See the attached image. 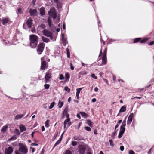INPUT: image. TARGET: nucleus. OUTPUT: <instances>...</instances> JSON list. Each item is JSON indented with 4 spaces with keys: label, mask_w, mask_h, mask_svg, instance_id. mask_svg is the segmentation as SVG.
Instances as JSON below:
<instances>
[{
    "label": "nucleus",
    "mask_w": 154,
    "mask_h": 154,
    "mask_svg": "<svg viewBox=\"0 0 154 154\" xmlns=\"http://www.w3.org/2000/svg\"><path fill=\"white\" fill-rule=\"evenodd\" d=\"M30 148L32 149V153H33L35 151V149L34 148L30 147Z\"/></svg>",
    "instance_id": "6e6d98bb"
},
{
    "label": "nucleus",
    "mask_w": 154,
    "mask_h": 154,
    "mask_svg": "<svg viewBox=\"0 0 154 154\" xmlns=\"http://www.w3.org/2000/svg\"><path fill=\"white\" fill-rule=\"evenodd\" d=\"M32 19L30 17L27 20L26 23L29 28H30L31 27L32 24Z\"/></svg>",
    "instance_id": "f8f14e48"
},
{
    "label": "nucleus",
    "mask_w": 154,
    "mask_h": 154,
    "mask_svg": "<svg viewBox=\"0 0 154 154\" xmlns=\"http://www.w3.org/2000/svg\"><path fill=\"white\" fill-rule=\"evenodd\" d=\"M31 145L32 146H37L38 145V144L35 143H32L31 144Z\"/></svg>",
    "instance_id": "680f3d73"
},
{
    "label": "nucleus",
    "mask_w": 154,
    "mask_h": 154,
    "mask_svg": "<svg viewBox=\"0 0 154 154\" xmlns=\"http://www.w3.org/2000/svg\"><path fill=\"white\" fill-rule=\"evenodd\" d=\"M80 114H81L82 116V117H83L85 118H86L88 116L84 112H81Z\"/></svg>",
    "instance_id": "473e14b6"
},
{
    "label": "nucleus",
    "mask_w": 154,
    "mask_h": 154,
    "mask_svg": "<svg viewBox=\"0 0 154 154\" xmlns=\"http://www.w3.org/2000/svg\"><path fill=\"white\" fill-rule=\"evenodd\" d=\"M31 31L33 33H34L35 32V29L34 28H32Z\"/></svg>",
    "instance_id": "bf43d9fd"
},
{
    "label": "nucleus",
    "mask_w": 154,
    "mask_h": 154,
    "mask_svg": "<svg viewBox=\"0 0 154 154\" xmlns=\"http://www.w3.org/2000/svg\"><path fill=\"white\" fill-rule=\"evenodd\" d=\"M46 26L44 24H42L38 27V29L41 30V29H44L45 28Z\"/></svg>",
    "instance_id": "a878e982"
},
{
    "label": "nucleus",
    "mask_w": 154,
    "mask_h": 154,
    "mask_svg": "<svg viewBox=\"0 0 154 154\" xmlns=\"http://www.w3.org/2000/svg\"><path fill=\"white\" fill-rule=\"evenodd\" d=\"M45 46V44L43 43H42L38 45L37 51L38 54H41L43 52Z\"/></svg>",
    "instance_id": "20e7f679"
},
{
    "label": "nucleus",
    "mask_w": 154,
    "mask_h": 154,
    "mask_svg": "<svg viewBox=\"0 0 154 154\" xmlns=\"http://www.w3.org/2000/svg\"><path fill=\"white\" fill-rule=\"evenodd\" d=\"M85 129L87 130V131H91V129L89 127H88L87 126L85 127H84Z\"/></svg>",
    "instance_id": "e433bc0d"
},
{
    "label": "nucleus",
    "mask_w": 154,
    "mask_h": 154,
    "mask_svg": "<svg viewBox=\"0 0 154 154\" xmlns=\"http://www.w3.org/2000/svg\"><path fill=\"white\" fill-rule=\"evenodd\" d=\"M102 64L103 65H105L107 63V58L106 56H103L102 58Z\"/></svg>",
    "instance_id": "f3484780"
},
{
    "label": "nucleus",
    "mask_w": 154,
    "mask_h": 154,
    "mask_svg": "<svg viewBox=\"0 0 154 154\" xmlns=\"http://www.w3.org/2000/svg\"><path fill=\"white\" fill-rule=\"evenodd\" d=\"M51 73L50 72L46 73L45 77V83H48L49 81V79L51 77Z\"/></svg>",
    "instance_id": "6e6552de"
},
{
    "label": "nucleus",
    "mask_w": 154,
    "mask_h": 154,
    "mask_svg": "<svg viewBox=\"0 0 154 154\" xmlns=\"http://www.w3.org/2000/svg\"><path fill=\"white\" fill-rule=\"evenodd\" d=\"M154 44V41H152V42H151L149 43V45H153Z\"/></svg>",
    "instance_id": "052dcab7"
},
{
    "label": "nucleus",
    "mask_w": 154,
    "mask_h": 154,
    "mask_svg": "<svg viewBox=\"0 0 154 154\" xmlns=\"http://www.w3.org/2000/svg\"><path fill=\"white\" fill-rule=\"evenodd\" d=\"M62 140H61V139H59V140L56 142V143H55V144L54 145V147H55L57 145L59 144L61 142Z\"/></svg>",
    "instance_id": "72a5a7b5"
},
{
    "label": "nucleus",
    "mask_w": 154,
    "mask_h": 154,
    "mask_svg": "<svg viewBox=\"0 0 154 154\" xmlns=\"http://www.w3.org/2000/svg\"><path fill=\"white\" fill-rule=\"evenodd\" d=\"M74 139L76 140H82V139L80 137L75 136L73 137Z\"/></svg>",
    "instance_id": "cd10ccee"
},
{
    "label": "nucleus",
    "mask_w": 154,
    "mask_h": 154,
    "mask_svg": "<svg viewBox=\"0 0 154 154\" xmlns=\"http://www.w3.org/2000/svg\"><path fill=\"white\" fill-rule=\"evenodd\" d=\"M25 112H24V113H23V114H18L17 115L15 118V119L16 120H18V119H19L22 118H23L25 115Z\"/></svg>",
    "instance_id": "2eb2a0df"
},
{
    "label": "nucleus",
    "mask_w": 154,
    "mask_h": 154,
    "mask_svg": "<svg viewBox=\"0 0 154 154\" xmlns=\"http://www.w3.org/2000/svg\"><path fill=\"white\" fill-rule=\"evenodd\" d=\"M30 41V46L31 48H34L37 46L38 42V37L37 36L32 35L29 36Z\"/></svg>",
    "instance_id": "f257e3e1"
},
{
    "label": "nucleus",
    "mask_w": 154,
    "mask_h": 154,
    "mask_svg": "<svg viewBox=\"0 0 154 154\" xmlns=\"http://www.w3.org/2000/svg\"><path fill=\"white\" fill-rule=\"evenodd\" d=\"M129 154H135L134 152L132 150H130L129 152Z\"/></svg>",
    "instance_id": "3c124183"
},
{
    "label": "nucleus",
    "mask_w": 154,
    "mask_h": 154,
    "mask_svg": "<svg viewBox=\"0 0 154 154\" xmlns=\"http://www.w3.org/2000/svg\"><path fill=\"white\" fill-rule=\"evenodd\" d=\"M62 39L63 44V45L65 46L67 43V42L66 40V38H65L64 35L63 33L62 34Z\"/></svg>",
    "instance_id": "4468645a"
},
{
    "label": "nucleus",
    "mask_w": 154,
    "mask_h": 154,
    "mask_svg": "<svg viewBox=\"0 0 154 154\" xmlns=\"http://www.w3.org/2000/svg\"><path fill=\"white\" fill-rule=\"evenodd\" d=\"M64 132H63L61 135L60 138H59V139H61V140H62V138H63V135L64 134Z\"/></svg>",
    "instance_id": "0e129e2a"
},
{
    "label": "nucleus",
    "mask_w": 154,
    "mask_h": 154,
    "mask_svg": "<svg viewBox=\"0 0 154 154\" xmlns=\"http://www.w3.org/2000/svg\"><path fill=\"white\" fill-rule=\"evenodd\" d=\"M70 65L71 69L72 70H73L74 69V67L73 66V65H72V63H70Z\"/></svg>",
    "instance_id": "8fccbe9b"
},
{
    "label": "nucleus",
    "mask_w": 154,
    "mask_h": 154,
    "mask_svg": "<svg viewBox=\"0 0 154 154\" xmlns=\"http://www.w3.org/2000/svg\"><path fill=\"white\" fill-rule=\"evenodd\" d=\"M72 145L73 146H75L77 145V142L75 141H72Z\"/></svg>",
    "instance_id": "4c0bfd02"
},
{
    "label": "nucleus",
    "mask_w": 154,
    "mask_h": 154,
    "mask_svg": "<svg viewBox=\"0 0 154 154\" xmlns=\"http://www.w3.org/2000/svg\"><path fill=\"white\" fill-rule=\"evenodd\" d=\"M125 125L126 123L122 122V125L120 127L119 133L118 136V137L119 138H121L125 130Z\"/></svg>",
    "instance_id": "7ed1b4c3"
},
{
    "label": "nucleus",
    "mask_w": 154,
    "mask_h": 154,
    "mask_svg": "<svg viewBox=\"0 0 154 154\" xmlns=\"http://www.w3.org/2000/svg\"><path fill=\"white\" fill-rule=\"evenodd\" d=\"M65 77L67 79H69V73H65Z\"/></svg>",
    "instance_id": "ea45409f"
},
{
    "label": "nucleus",
    "mask_w": 154,
    "mask_h": 154,
    "mask_svg": "<svg viewBox=\"0 0 154 154\" xmlns=\"http://www.w3.org/2000/svg\"><path fill=\"white\" fill-rule=\"evenodd\" d=\"M40 14L42 16L43 15L45 14V8L43 7H42L40 9Z\"/></svg>",
    "instance_id": "412c9836"
},
{
    "label": "nucleus",
    "mask_w": 154,
    "mask_h": 154,
    "mask_svg": "<svg viewBox=\"0 0 154 154\" xmlns=\"http://www.w3.org/2000/svg\"><path fill=\"white\" fill-rule=\"evenodd\" d=\"M83 88H77L76 89V96L77 99H78L79 94L80 91Z\"/></svg>",
    "instance_id": "aec40b11"
},
{
    "label": "nucleus",
    "mask_w": 154,
    "mask_h": 154,
    "mask_svg": "<svg viewBox=\"0 0 154 154\" xmlns=\"http://www.w3.org/2000/svg\"><path fill=\"white\" fill-rule=\"evenodd\" d=\"M29 12L31 15L34 16L36 15L37 12L36 9H30Z\"/></svg>",
    "instance_id": "dca6fc26"
},
{
    "label": "nucleus",
    "mask_w": 154,
    "mask_h": 154,
    "mask_svg": "<svg viewBox=\"0 0 154 154\" xmlns=\"http://www.w3.org/2000/svg\"><path fill=\"white\" fill-rule=\"evenodd\" d=\"M109 143H110V145L111 146H114V144L113 143V140H112L110 139L109 140Z\"/></svg>",
    "instance_id": "79ce46f5"
},
{
    "label": "nucleus",
    "mask_w": 154,
    "mask_h": 154,
    "mask_svg": "<svg viewBox=\"0 0 154 154\" xmlns=\"http://www.w3.org/2000/svg\"><path fill=\"white\" fill-rule=\"evenodd\" d=\"M120 149L121 151H123L124 150V147L123 146H121L120 147Z\"/></svg>",
    "instance_id": "4d7b16f0"
},
{
    "label": "nucleus",
    "mask_w": 154,
    "mask_h": 154,
    "mask_svg": "<svg viewBox=\"0 0 154 154\" xmlns=\"http://www.w3.org/2000/svg\"><path fill=\"white\" fill-rule=\"evenodd\" d=\"M126 108L125 106H122L119 110V112H123L126 111Z\"/></svg>",
    "instance_id": "5701e85b"
},
{
    "label": "nucleus",
    "mask_w": 154,
    "mask_h": 154,
    "mask_svg": "<svg viewBox=\"0 0 154 154\" xmlns=\"http://www.w3.org/2000/svg\"><path fill=\"white\" fill-rule=\"evenodd\" d=\"M20 129L21 132L26 131V128L23 125H20Z\"/></svg>",
    "instance_id": "a211bd4d"
},
{
    "label": "nucleus",
    "mask_w": 154,
    "mask_h": 154,
    "mask_svg": "<svg viewBox=\"0 0 154 154\" xmlns=\"http://www.w3.org/2000/svg\"><path fill=\"white\" fill-rule=\"evenodd\" d=\"M42 131H43L45 130L44 127L43 126L42 127Z\"/></svg>",
    "instance_id": "69168bd1"
},
{
    "label": "nucleus",
    "mask_w": 154,
    "mask_h": 154,
    "mask_svg": "<svg viewBox=\"0 0 154 154\" xmlns=\"http://www.w3.org/2000/svg\"><path fill=\"white\" fill-rule=\"evenodd\" d=\"M54 19L56 17V13L55 9L54 8L51 9L48 13Z\"/></svg>",
    "instance_id": "0eeeda50"
},
{
    "label": "nucleus",
    "mask_w": 154,
    "mask_h": 154,
    "mask_svg": "<svg viewBox=\"0 0 154 154\" xmlns=\"http://www.w3.org/2000/svg\"><path fill=\"white\" fill-rule=\"evenodd\" d=\"M49 85L48 84H45L44 85V87L45 89H47L49 88Z\"/></svg>",
    "instance_id": "a19ab883"
},
{
    "label": "nucleus",
    "mask_w": 154,
    "mask_h": 154,
    "mask_svg": "<svg viewBox=\"0 0 154 154\" xmlns=\"http://www.w3.org/2000/svg\"><path fill=\"white\" fill-rule=\"evenodd\" d=\"M42 41L45 42V43H48V42L50 40L48 38H45V37H44L43 36H42Z\"/></svg>",
    "instance_id": "b1692460"
},
{
    "label": "nucleus",
    "mask_w": 154,
    "mask_h": 154,
    "mask_svg": "<svg viewBox=\"0 0 154 154\" xmlns=\"http://www.w3.org/2000/svg\"><path fill=\"white\" fill-rule=\"evenodd\" d=\"M119 126V124H117L115 126V131H116V129Z\"/></svg>",
    "instance_id": "338daca9"
},
{
    "label": "nucleus",
    "mask_w": 154,
    "mask_h": 154,
    "mask_svg": "<svg viewBox=\"0 0 154 154\" xmlns=\"http://www.w3.org/2000/svg\"><path fill=\"white\" fill-rule=\"evenodd\" d=\"M146 41V40L145 39H143L140 41V43H145Z\"/></svg>",
    "instance_id": "13d9d810"
},
{
    "label": "nucleus",
    "mask_w": 154,
    "mask_h": 154,
    "mask_svg": "<svg viewBox=\"0 0 154 154\" xmlns=\"http://www.w3.org/2000/svg\"><path fill=\"white\" fill-rule=\"evenodd\" d=\"M86 146L84 145H79L78 147V152L79 154H85Z\"/></svg>",
    "instance_id": "423d86ee"
},
{
    "label": "nucleus",
    "mask_w": 154,
    "mask_h": 154,
    "mask_svg": "<svg viewBox=\"0 0 154 154\" xmlns=\"http://www.w3.org/2000/svg\"><path fill=\"white\" fill-rule=\"evenodd\" d=\"M49 37H50L51 39L53 41H55L56 40V36L52 35V34H51V36Z\"/></svg>",
    "instance_id": "7c9ffc66"
},
{
    "label": "nucleus",
    "mask_w": 154,
    "mask_h": 154,
    "mask_svg": "<svg viewBox=\"0 0 154 154\" xmlns=\"http://www.w3.org/2000/svg\"><path fill=\"white\" fill-rule=\"evenodd\" d=\"M48 23L50 28H51L52 26V25L51 24V20L50 19V17H49L48 18Z\"/></svg>",
    "instance_id": "393cba45"
},
{
    "label": "nucleus",
    "mask_w": 154,
    "mask_h": 154,
    "mask_svg": "<svg viewBox=\"0 0 154 154\" xmlns=\"http://www.w3.org/2000/svg\"><path fill=\"white\" fill-rule=\"evenodd\" d=\"M63 103L62 102L60 101V100L59 101L58 104V107L60 108L63 106Z\"/></svg>",
    "instance_id": "c85d7f7f"
},
{
    "label": "nucleus",
    "mask_w": 154,
    "mask_h": 154,
    "mask_svg": "<svg viewBox=\"0 0 154 154\" xmlns=\"http://www.w3.org/2000/svg\"><path fill=\"white\" fill-rule=\"evenodd\" d=\"M22 12V9L21 8H19L18 9V12L19 13H21Z\"/></svg>",
    "instance_id": "864d4df0"
},
{
    "label": "nucleus",
    "mask_w": 154,
    "mask_h": 154,
    "mask_svg": "<svg viewBox=\"0 0 154 154\" xmlns=\"http://www.w3.org/2000/svg\"><path fill=\"white\" fill-rule=\"evenodd\" d=\"M87 154H92L91 153V150L90 148H88V151L87 152Z\"/></svg>",
    "instance_id": "603ef678"
},
{
    "label": "nucleus",
    "mask_w": 154,
    "mask_h": 154,
    "mask_svg": "<svg viewBox=\"0 0 154 154\" xmlns=\"http://www.w3.org/2000/svg\"><path fill=\"white\" fill-rule=\"evenodd\" d=\"M107 51V48H105L104 50V51L103 52V56H106V54Z\"/></svg>",
    "instance_id": "c03bdc74"
},
{
    "label": "nucleus",
    "mask_w": 154,
    "mask_h": 154,
    "mask_svg": "<svg viewBox=\"0 0 154 154\" xmlns=\"http://www.w3.org/2000/svg\"><path fill=\"white\" fill-rule=\"evenodd\" d=\"M9 21V20L8 18H2V24L3 25H5L8 23Z\"/></svg>",
    "instance_id": "6ab92c4d"
},
{
    "label": "nucleus",
    "mask_w": 154,
    "mask_h": 154,
    "mask_svg": "<svg viewBox=\"0 0 154 154\" xmlns=\"http://www.w3.org/2000/svg\"><path fill=\"white\" fill-rule=\"evenodd\" d=\"M65 154H72L71 152L69 150H66Z\"/></svg>",
    "instance_id": "09e8293b"
},
{
    "label": "nucleus",
    "mask_w": 154,
    "mask_h": 154,
    "mask_svg": "<svg viewBox=\"0 0 154 154\" xmlns=\"http://www.w3.org/2000/svg\"><path fill=\"white\" fill-rule=\"evenodd\" d=\"M50 121L48 119H47L45 122V126L47 127H48L49 126Z\"/></svg>",
    "instance_id": "2f4dec72"
},
{
    "label": "nucleus",
    "mask_w": 154,
    "mask_h": 154,
    "mask_svg": "<svg viewBox=\"0 0 154 154\" xmlns=\"http://www.w3.org/2000/svg\"><path fill=\"white\" fill-rule=\"evenodd\" d=\"M19 148L18 149L23 154H26L28 152V149L25 145L22 143H19L18 144Z\"/></svg>",
    "instance_id": "f03ea898"
},
{
    "label": "nucleus",
    "mask_w": 154,
    "mask_h": 154,
    "mask_svg": "<svg viewBox=\"0 0 154 154\" xmlns=\"http://www.w3.org/2000/svg\"><path fill=\"white\" fill-rule=\"evenodd\" d=\"M64 90L68 93L70 91V89L67 86H66L64 87Z\"/></svg>",
    "instance_id": "58836bf2"
},
{
    "label": "nucleus",
    "mask_w": 154,
    "mask_h": 154,
    "mask_svg": "<svg viewBox=\"0 0 154 154\" xmlns=\"http://www.w3.org/2000/svg\"><path fill=\"white\" fill-rule=\"evenodd\" d=\"M140 38H136L134 40L133 42L134 43H136L138 42L140 40Z\"/></svg>",
    "instance_id": "a18cd8bd"
},
{
    "label": "nucleus",
    "mask_w": 154,
    "mask_h": 154,
    "mask_svg": "<svg viewBox=\"0 0 154 154\" xmlns=\"http://www.w3.org/2000/svg\"><path fill=\"white\" fill-rule=\"evenodd\" d=\"M8 128V126L7 125L3 126L1 130V131L2 132H5L6 131Z\"/></svg>",
    "instance_id": "4be33fe9"
},
{
    "label": "nucleus",
    "mask_w": 154,
    "mask_h": 154,
    "mask_svg": "<svg viewBox=\"0 0 154 154\" xmlns=\"http://www.w3.org/2000/svg\"><path fill=\"white\" fill-rule=\"evenodd\" d=\"M71 124L70 121V119H66L64 122V128H65L67 125V126L69 127L70 126Z\"/></svg>",
    "instance_id": "9d476101"
},
{
    "label": "nucleus",
    "mask_w": 154,
    "mask_h": 154,
    "mask_svg": "<svg viewBox=\"0 0 154 154\" xmlns=\"http://www.w3.org/2000/svg\"><path fill=\"white\" fill-rule=\"evenodd\" d=\"M91 76L92 78L94 79H97V77L94 74H92L91 75Z\"/></svg>",
    "instance_id": "37998d69"
},
{
    "label": "nucleus",
    "mask_w": 154,
    "mask_h": 154,
    "mask_svg": "<svg viewBox=\"0 0 154 154\" xmlns=\"http://www.w3.org/2000/svg\"><path fill=\"white\" fill-rule=\"evenodd\" d=\"M13 152V149L11 147L6 148L5 151V154H11Z\"/></svg>",
    "instance_id": "9b49d317"
},
{
    "label": "nucleus",
    "mask_w": 154,
    "mask_h": 154,
    "mask_svg": "<svg viewBox=\"0 0 154 154\" xmlns=\"http://www.w3.org/2000/svg\"><path fill=\"white\" fill-rule=\"evenodd\" d=\"M68 110V108L67 107H66L64 109L63 112V116H65V115L67 114V111Z\"/></svg>",
    "instance_id": "c756f323"
},
{
    "label": "nucleus",
    "mask_w": 154,
    "mask_h": 154,
    "mask_svg": "<svg viewBox=\"0 0 154 154\" xmlns=\"http://www.w3.org/2000/svg\"><path fill=\"white\" fill-rule=\"evenodd\" d=\"M59 79L60 80H62L64 79V77L63 75L60 74V75Z\"/></svg>",
    "instance_id": "de8ad7c7"
},
{
    "label": "nucleus",
    "mask_w": 154,
    "mask_h": 154,
    "mask_svg": "<svg viewBox=\"0 0 154 154\" xmlns=\"http://www.w3.org/2000/svg\"><path fill=\"white\" fill-rule=\"evenodd\" d=\"M94 91L96 92H97L98 90V88L97 87H96L94 89Z\"/></svg>",
    "instance_id": "e2e57ef3"
},
{
    "label": "nucleus",
    "mask_w": 154,
    "mask_h": 154,
    "mask_svg": "<svg viewBox=\"0 0 154 154\" xmlns=\"http://www.w3.org/2000/svg\"><path fill=\"white\" fill-rule=\"evenodd\" d=\"M133 116V113H132L129 116L127 122V124L129 125L131 123L132 121Z\"/></svg>",
    "instance_id": "ddd939ff"
},
{
    "label": "nucleus",
    "mask_w": 154,
    "mask_h": 154,
    "mask_svg": "<svg viewBox=\"0 0 154 154\" xmlns=\"http://www.w3.org/2000/svg\"><path fill=\"white\" fill-rule=\"evenodd\" d=\"M87 123L90 127H92L93 125V122L90 120H86Z\"/></svg>",
    "instance_id": "bb28decb"
},
{
    "label": "nucleus",
    "mask_w": 154,
    "mask_h": 154,
    "mask_svg": "<svg viewBox=\"0 0 154 154\" xmlns=\"http://www.w3.org/2000/svg\"><path fill=\"white\" fill-rule=\"evenodd\" d=\"M96 101V99L95 98H93L92 100V101L93 102H95Z\"/></svg>",
    "instance_id": "774afa93"
},
{
    "label": "nucleus",
    "mask_w": 154,
    "mask_h": 154,
    "mask_svg": "<svg viewBox=\"0 0 154 154\" xmlns=\"http://www.w3.org/2000/svg\"><path fill=\"white\" fill-rule=\"evenodd\" d=\"M47 57H42L41 58L42 61L41 65V69L42 70H44L46 66V63L45 61Z\"/></svg>",
    "instance_id": "39448f33"
},
{
    "label": "nucleus",
    "mask_w": 154,
    "mask_h": 154,
    "mask_svg": "<svg viewBox=\"0 0 154 154\" xmlns=\"http://www.w3.org/2000/svg\"><path fill=\"white\" fill-rule=\"evenodd\" d=\"M21 151H20L18 149V150H16L15 151V154H22L20 152Z\"/></svg>",
    "instance_id": "49530a36"
},
{
    "label": "nucleus",
    "mask_w": 154,
    "mask_h": 154,
    "mask_svg": "<svg viewBox=\"0 0 154 154\" xmlns=\"http://www.w3.org/2000/svg\"><path fill=\"white\" fill-rule=\"evenodd\" d=\"M44 35L47 37H49L51 36L52 33L47 29H44L42 31Z\"/></svg>",
    "instance_id": "1a4fd4ad"
},
{
    "label": "nucleus",
    "mask_w": 154,
    "mask_h": 154,
    "mask_svg": "<svg viewBox=\"0 0 154 154\" xmlns=\"http://www.w3.org/2000/svg\"><path fill=\"white\" fill-rule=\"evenodd\" d=\"M57 135H58V133H57V134H54V136L53 138V139L54 140L55 139H56V137H57Z\"/></svg>",
    "instance_id": "5fc2aeb1"
},
{
    "label": "nucleus",
    "mask_w": 154,
    "mask_h": 154,
    "mask_svg": "<svg viewBox=\"0 0 154 154\" xmlns=\"http://www.w3.org/2000/svg\"><path fill=\"white\" fill-rule=\"evenodd\" d=\"M14 133L17 135H18L20 134V133L18 129H16L14 130Z\"/></svg>",
    "instance_id": "f704fd0d"
},
{
    "label": "nucleus",
    "mask_w": 154,
    "mask_h": 154,
    "mask_svg": "<svg viewBox=\"0 0 154 154\" xmlns=\"http://www.w3.org/2000/svg\"><path fill=\"white\" fill-rule=\"evenodd\" d=\"M55 104V103L54 102H53L51 104L50 106L49 107V109H51L54 106Z\"/></svg>",
    "instance_id": "c9c22d12"
}]
</instances>
